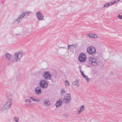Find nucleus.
<instances>
[{
    "label": "nucleus",
    "instance_id": "nucleus-36",
    "mask_svg": "<svg viewBox=\"0 0 122 122\" xmlns=\"http://www.w3.org/2000/svg\"><path fill=\"white\" fill-rule=\"evenodd\" d=\"M28 33H30V32H28Z\"/></svg>",
    "mask_w": 122,
    "mask_h": 122
},
{
    "label": "nucleus",
    "instance_id": "nucleus-35",
    "mask_svg": "<svg viewBox=\"0 0 122 122\" xmlns=\"http://www.w3.org/2000/svg\"><path fill=\"white\" fill-rule=\"evenodd\" d=\"M28 104V105H30L31 103H29Z\"/></svg>",
    "mask_w": 122,
    "mask_h": 122
},
{
    "label": "nucleus",
    "instance_id": "nucleus-32",
    "mask_svg": "<svg viewBox=\"0 0 122 122\" xmlns=\"http://www.w3.org/2000/svg\"><path fill=\"white\" fill-rule=\"evenodd\" d=\"M68 115L67 114H66L64 115V117H68Z\"/></svg>",
    "mask_w": 122,
    "mask_h": 122
},
{
    "label": "nucleus",
    "instance_id": "nucleus-18",
    "mask_svg": "<svg viewBox=\"0 0 122 122\" xmlns=\"http://www.w3.org/2000/svg\"><path fill=\"white\" fill-rule=\"evenodd\" d=\"M92 34H91V38H94V39H96L98 38V37L96 34H95L92 33Z\"/></svg>",
    "mask_w": 122,
    "mask_h": 122
},
{
    "label": "nucleus",
    "instance_id": "nucleus-14",
    "mask_svg": "<svg viewBox=\"0 0 122 122\" xmlns=\"http://www.w3.org/2000/svg\"><path fill=\"white\" fill-rule=\"evenodd\" d=\"M43 102L44 105L46 107L48 106L50 104V102L47 99H44L43 101Z\"/></svg>",
    "mask_w": 122,
    "mask_h": 122
},
{
    "label": "nucleus",
    "instance_id": "nucleus-12",
    "mask_svg": "<svg viewBox=\"0 0 122 122\" xmlns=\"http://www.w3.org/2000/svg\"><path fill=\"white\" fill-rule=\"evenodd\" d=\"M31 12L30 11L25 12L22 13L21 14L19 15V16L22 19L24 16L27 17L28 16L29 14Z\"/></svg>",
    "mask_w": 122,
    "mask_h": 122
},
{
    "label": "nucleus",
    "instance_id": "nucleus-20",
    "mask_svg": "<svg viewBox=\"0 0 122 122\" xmlns=\"http://www.w3.org/2000/svg\"><path fill=\"white\" fill-rule=\"evenodd\" d=\"M22 19L19 16L18 18L16 20V21L17 23H18L20 22V20Z\"/></svg>",
    "mask_w": 122,
    "mask_h": 122
},
{
    "label": "nucleus",
    "instance_id": "nucleus-24",
    "mask_svg": "<svg viewBox=\"0 0 122 122\" xmlns=\"http://www.w3.org/2000/svg\"><path fill=\"white\" fill-rule=\"evenodd\" d=\"M109 6V5L108 3L105 4L103 6V8H105Z\"/></svg>",
    "mask_w": 122,
    "mask_h": 122
},
{
    "label": "nucleus",
    "instance_id": "nucleus-31",
    "mask_svg": "<svg viewBox=\"0 0 122 122\" xmlns=\"http://www.w3.org/2000/svg\"><path fill=\"white\" fill-rule=\"evenodd\" d=\"M120 1V0H117L116 1H115L114 2V4H115L116 3H117L119 2Z\"/></svg>",
    "mask_w": 122,
    "mask_h": 122
},
{
    "label": "nucleus",
    "instance_id": "nucleus-10",
    "mask_svg": "<svg viewBox=\"0 0 122 122\" xmlns=\"http://www.w3.org/2000/svg\"><path fill=\"white\" fill-rule=\"evenodd\" d=\"M36 15L38 20L39 21L43 20L44 16L40 12L38 11L36 13Z\"/></svg>",
    "mask_w": 122,
    "mask_h": 122
},
{
    "label": "nucleus",
    "instance_id": "nucleus-8",
    "mask_svg": "<svg viewBox=\"0 0 122 122\" xmlns=\"http://www.w3.org/2000/svg\"><path fill=\"white\" fill-rule=\"evenodd\" d=\"M78 59L79 61L81 62H84L86 60V57L85 54L83 53L80 54L79 57Z\"/></svg>",
    "mask_w": 122,
    "mask_h": 122
},
{
    "label": "nucleus",
    "instance_id": "nucleus-29",
    "mask_svg": "<svg viewBox=\"0 0 122 122\" xmlns=\"http://www.w3.org/2000/svg\"><path fill=\"white\" fill-rule=\"evenodd\" d=\"M108 4H109V6L111 5H112L114 4V2H109L108 3Z\"/></svg>",
    "mask_w": 122,
    "mask_h": 122
},
{
    "label": "nucleus",
    "instance_id": "nucleus-19",
    "mask_svg": "<svg viewBox=\"0 0 122 122\" xmlns=\"http://www.w3.org/2000/svg\"><path fill=\"white\" fill-rule=\"evenodd\" d=\"M84 108V106L83 105H82L80 107V110H79L77 112V114H79L81 112H82Z\"/></svg>",
    "mask_w": 122,
    "mask_h": 122
},
{
    "label": "nucleus",
    "instance_id": "nucleus-23",
    "mask_svg": "<svg viewBox=\"0 0 122 122\" xmlns=\"http://www.w3.org/2000/svg\"><path fill=\"white\" fill-rule=\"evenodd\" d=\"M65 84L67 86H69V82L67 80H66L65 82Z\"/></svg>",
    "mask_w": 122,
    "mask_h": 122
},
{
    "label": "nucleus",
    "instance_id": "nucleus-26",
    "mask_svg": "<svg viewBox=\"0 0 122 122\" xmlns=\"http://www.w3.org/2000/svg\"><path fill=\"white\" fill-rule=\"evenodd\" d=\"M31 101L29 99H26L25 101V102L26 103L30 102H31Z\"/></svg>",
    "mask_w": 122,
    "mask_h": 122
},
{
    "label": "nucleus",
    "instance_id": "nucleus-16",
    "mask_svg": "<svg viewBox=\"0 0 122 122\" xmlns=\"http://www.w3.org/2000/svg\"><path fill=\"white\" fill-rule=\"evenodd\" d=\"M30 98V100L35 102H39L41 101L40 99L36 98V97L34 96L31 97Z\"/></svg>",
    "mask_w": 122,
    "mask_h": 122
},
{
    "label": "nucleus",
    "instance_id": "nucleus-9",
    "mask_svg": "<svg viewBox=\"0 0 122 122\" xmlns=\"http://www.w3.org/2000/svg\"><path fill=\"white\" fill-rule=\"evenodd\" d=\"M42 76L46 80L50 79L51 78V75L48 71L44 72L42 74Z\"/></svg>",
    "mask_w": 122,
    "mask_h": 122
},
{
    "label": "nucleus",
    "instance_id": "nucleus-11",
    "mask_svg": "<svg viewBox=\"0 0 122 122\" xmlns=\"http://www.w3.org/2000/svg\"><path fill=\"white\" fill-rule=\"evenodd\" d=\"M35 92L37 95H41L42 93L41 89L39 86L36 87L35 89Z\"/></svg>",
    "mask_w": 122,
    "mask_h": 122
},
{
    "label": "nucleus",
    "instance_id": "nucleus-7",
    "mask_svg": "<svg viewBox=\"0 0 122 122\" xmlns=\"http://www.w3.org/2000/svg\"><path fill=\"white\" fill-rule=\"evenodd\" d=\"M71 95L70 93H67L64 98L63 101L66 104H68L71 99Z\"/></svg>",
    "mask_w": 122,
    "mask_h": 122
},
{
    "label": "nucleus",
    "instance_id": "nucleus-28",
    "mask_svg": "<svg viewBox=\"0 0 122 122\" xmlns=\"http://www.w3.org/2000/svg\"><path fill=\"white\" fill-rule=\"evenodd\" d=\"M84 77L86 79L87 81H88V78L85 75L84 76Z\"/></svg>",
    "mask_w": 122,
    "mask_h": 122
},
{
    "label": "nucleus",
    "instance_id": "nucleus-22",
    "mask_svg": "<svg viewBox=\"0 0 122 122\" xmlns=\"http://www.w3.org/2000/svg\"><path fill=\"white\" fill-rule=\"evenodd\" d=\"M14 120L15 122H19V119L18 118L16 117H15L14 118Z\"/></svg>",
    "mask_w": 122,
    "mask_h": 122
},
{
    "label": "nucleus",
    "instance_id": "nucleus-33",
    "mask_svg": "<svg viewBox=\"0 0 122 122\" xmlns=\"http://www.w3.org/2000/svg\"><path fill=\"white\" fill-rule=\"evenodd\" d=\"M81 75H82V76L84 77V76L85 75H84V74L83 73H83H81Z\"/></svg>",
    "mask_w": 122,
    "mask_h": 122
},
{
    "label": "nucleus",
    "instance_id": "nucleus-2",
    "mask_svg": "<svg viewBox=\"0 0 122 122\" xmlns=\"http://www.w3.org/2000/svg\"><path fill=\"white\" fill-rule=\"evenodd\" d=\"M12 99L11 98H8L6 100L5 103L1 107V110L4 111L10 109L12 104Z\"/></svg>",
    "mask_w": 122,
    "mask_h": 122
},
{
    "label": "nucleus",
    "instance_id": "nucleus-17",
    "mask_svg": "<svg viewBox=\"0 0 122 122\" xmlns=\"http://www.w3.org/2000/svg\"><path fill=\"white\" fill-rule=\"evenodd\" d=\"M72 84L78 87L79 86V80H76L73 82Z\"/></svg>",
    "mask_w": 122,
    "mask_h": 122
},
{
    "label": "nucleus",
    "instance_id": "nucleus-1",
    "mask_svg": "<svg viewBox=\"0 0 122 122\" xmlns=\"http://www.w3.org/2000/svg\"><path fill=\"white\" fill-rule=\"evenodd\" d=\"M24 55L23 51H18L14 52L13 54L14 62L19 61Z\"/></svg>",
    "mask_w": 122,
    "mask_h": 122
},
{
    "label": "nucleus",
    "instance_id": "nucleus-30",
    "mask_svg": "<svg viewBox=\"0 0 122 122\" xmlns=\"http://www.w3.org/2000/svg\"><path fill=\"white\" fill-rule=\"evenodd\" d=\"M117 16L120 19L122 20V15H118Z\"/></svg>",
    "mask_w": 122,
    "mask_h": 122
},
{
    "label": "nucleus",
    "instance_id": "nucleus-6",
    "mask_svg": "<svg viewBox=\"0 0 122 122\" xmlns=\"http://www.w3.org/2000/svg\"><path fill=\"white\" fill-rule=\"evenodd\" d=\"M87 53L89 54L92 55L95 54V53L96 49L93 46H89L87 49Z\"/></svg>",
    "mask_w": 122,
    "mask_h": 122
},
{
    "label": "nucleus",
    "instance_id": "nucleus-4",
    "mask_svg": "<svg viewBox=\"0 0 122 122\" xmlns=\"http://www.w3.org/2000/svg\"><path fill=\"white\" fill-rule=\"evenodd\" d=\"M5 57L6 61L8 64H11L14 62L13 57H12L10 54L9 53H6Z\"/></svg>",
    "mask_w": 122,
    "mask_h": 122
},
{
    "label": "nucleus",
    "instance_id": "nucleus-15",
    "mask_svg": "<svg viewBox=\"0 0 122 122\" xmlns=\"http://www.w3.org/2000/svg\"><path fill=\"white\" fill-rule=\"evenodd\" d=\"M62 100L59 99L56 103V107L57 108H59V107L61 106L62 104Z\"/></svg>",
    "mask_w": 122,
    "mask_h": 122
},
{
    "label": "nucleus",
    "instance_id": "nucleus-34",
    "mask_svg": "<svg viewBox=\"0 0 122 122\" xmlns=\"http://www.w3.org/2000/svg\"><path fill=\"white\" fill-rule=\"evenodd\" d=\"M80 71V72H81V73H83V72H82V71H81V70Z\"/></svg>",
    "mask_w": 122,
    "mask_h": 122
},
{
    "label": "nucleus",
    "instance_id": "nucleus-25",
    "mask_svg": "<svg viewBox=\"0 0 122 122\" xmlns=\"http://www.w3.org/2000/svg\"><path fill=\"white\" fill-rule=\"evenodd\" d=\"M52 80L54 81H56L57 80L56 78V76L52 77Z\"/></svg>",
    "mask_w": 122,
    "mask_h": 122
},
{
    "label": "nucleus",
    "instance_id": "nucleus-13",
    "mask_svg": "<svg viewBox=\"0 0 122 122\" xmlns=\"http://www.w3.org/2000/svg\"><path fill=\"white\" fill-rule=\"evenodd\" d=\"M77 47V44H75L74 45H68L67 48L68 50H71L72 49Z\"/></svg>",
    "mask_w": 122,
    "mask_h": 122
},
{
    "label": "nucleus",
    "instance_id": "nucleus-21",
    "mask_svg": "<svg viewBox=\"0 0 122 122\" xmlns=\"http://www.w3.org/2000/svg\"><path fill=\"white\" fill-rule=\"evenodd\" d=\"M65 93V89L64 88H62L61 89V95H64Z\"/></svg>",
    "mask_w": 122,
    "mask_h": 122
},
{
    "label": "nucleus",
    "instance_id": "nucleus-5",
    "mask_svg": "<svg viewBox=\"0 0 122 122\" xmlns=\"http://www.w3.org/2000/svg\"><path fill=\"white\" fill-rule=\"evenodd\" d=\"M40 86L42 88H46L48 86V82L46 80H41L39 82Z\"/></svg>",
    "mask_w": 122,
    "mask_h": 122
},
{
    "label": "nucleus",
    "instance_id": "nucleus-27",
    "mask_svg": "<svg viewBox=\"0 0 122 122\" xmlns=\"http://www.w3.org/2000/svg\"><path fill=\"white\" fill-rule=\"evenodd\" d=\"M91 34H92V33H90L89 34L87 33V34L86 35L87 36H88V37H91Z\"/></svg>",
    "mask_w": 122,
    "mask_h": 122
},
{
    "label": "nucleus",
    "instance_id": "nucleus-3",
    "mask_svg": "<svg viewBox=\"0 0 122 122\" xmlns=\"http://www.w3.org/2000/svg\"><path fill=\"white\" fill-rule=\"evenodd\" d=\"M100 59L97 56L90 57L89 59V62L92 65H97L100 62Z\"/></svg>",
    "mask_w": 122,
    "mask_h": 122
}]
</instances>
